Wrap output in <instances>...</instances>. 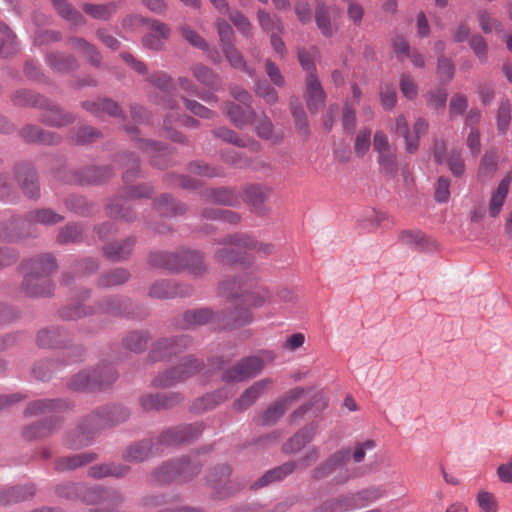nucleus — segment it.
<instances>
[{
  "label": "nucleus",
  "mask_w": 512,
  "mask_h": 512,
  "mask_svg": "<svg viewBox=\"0 0 512 512\" xmlns=\"http://www.w3.org/2000/svg\"><path fill=\"white\" fill-rule=\"evenodd\" d=\"M95 459L96 454L92 452H84L72 456H66L59 458L56 461L55 468L59 471L72 470L91 463Z\"/></svg>",
  "instance_id": "nucleus-29"
},
{
  "label": "nucleus",
  "mask_w": 512,
  "mask_h": 512,
  "mask_svg": "<svg viewBox=\"0 0 512 512\" xmlns=\"http://www.w3.org/2000/svg\"><path fill=\"white\" fill-rule=\"evenodd\" d=\"M497 129L500 133L505 134L511 122V105L508 100L500 103L496 115Z\"/></svg>",
  "instance_id": "nucleus-59"
},
{
  "label": "nucleus",
  "mask_w": 512,
  "mask_h": 512,
  "mask_svg": "<svg viewBox=\"0 0 512 512\" xmlns=\"http://www.w3.org/2000/svg\"><path fill=\"white\" fill-rule=\"evenodd\" d=\"M230 395L231 391L227 389H223L212 394H207L206 396L198 399L194 403L193 408L197 412L213 409L217 404L228 399Z\"/></svg>",
  "instance_id": "nucleus-34"
},
{
  "label": "nucleus",
  "mask_w": 512,
  "mask_h": 512,
  "mask_svg": "<svg viewBox=\"0 0 512 512\" xmlns=\"http://www.w3.org/2000/svg\"><path fill=\"white\" fill-rule=\"evenodd\" d=\"M61 331L58 328H48L41 330L37 335V343L41 347H56L62 343Z\"/></svg>",
  "instance_id": "nucleus-55"
},
{
  "label": "nucleus",
  "mask_w": 512,
  "mask_h": 512,
  "mask_svg": "<svg viewBox=\"0 0 512 512\" xmlns=\"http://www.w3.org/2000/svg\"><path fill=\"white\" fill-rule=\"evenodd\" d=\"M178 85L179 87L184 90L185 92L191 94V95H197L201 99L207 101V102H217V97L210 93H200L198 86L189 78L187 77H180L178 79Z\"/></svg>",
  "instance_id": "nucleus-62"
},
{
  "label": "nucleus",
  "mask_w": 512,
  "mask_h": 512,
  "mask_svg": "<svg viewBox=\"0 0 512 512\" xmlns=\"http://www.w3.org/2000/svg\"><path fill=\"white\" fill-rule=\"evenodd\" d=\"M384 494L385 490L380 486L368 487L356 493H349L327 500L314 512H347L368 506L383 497Z\"/></svg>",
  "instance_id": "nucleus-5"
},
{
  "label": "nucleus",
  "mask_w": 512,
  "mask_h": 512,
  "mask_svg": "<svg viewBox=\"0 0 512 512\" xmlns=\"http://www.w3.org/2000/svg\"><path fill=\"white\" fill-rule=\"evenodd\" d=\"M111 175L112 170L108 166L89 167L84 171L80 182L85 184L100 183L108 179Z\"/></svg>",
  "instance_id": "nucleus-47"
},
{
  "label": "nucleus",
  "mask_w": 512,
  "mask_h": 512,
  "mask_svg": "<svg viewBox=\"0 0 512 512\" xmlns=\"http://www.w3.org/2000/svg\"><path fill=\"white\" fill-rule=\"evenodd\" d=\"M117 378L118 373L111 366L104 365L80 371L70 379L68 386L77 391H96L110 386Z\"/></svg>",
  "instance_id": "nucleus-6"
},
{
  "label": "nucleus",
  "mask_w": 512,
  "mask_h": 512,
  "mask_svg": "<svg viewBox=\"0 0 512 512\" xmlns=\"http://www.w3.org/2000/svg\"><path fill=\"white\" fill-rule=\"evenodd\" d=\"M271 194V188L261 185H250L244 191L245 199L253 206L264 203Z\"/></svg>",
  "instance_id": "nucleus-45"
},
{
  "label": "nucleus",
  "mask_w": 512,
  "mask_h": 512,
  "mask_svg": "<svg viewBox=\"0 0 512 512\" xmlns=\"http://www.w3.org/2000/svg\"><path fill=\"white\" fill-rule=\"evenodd\" d=\"M183 400L180 393L175 392H158L155 394H145L140 398V405L145 411H159L169 409L177 405Z\"/></svg>",
  "instance_id": "nucleus-14"
},
{
  "label": "nucleus",
  "mask_w": 512,
  "mask_h": 512,
  "mask_svg": "<svg viewBox=\"0 0 512 512\" xmlns=\"http://www.w3.org/2000/svg\"><path fill=\"white\" fill-rule=\"evenodd\" d=\"M68 408L67 402L63 400H36L26 408L28 415L44 414L50 411H60Z\"/></svg>",
  "instance_id": "nucleus-32"
},
{
  "label": "nucleus",
  "mask_w": 512,
  "mask_h": 512,
  "mask_svg": "<svg viewBox=\"0 0 512 512\" xmlns=\"http://www.w3.org/2000/svg\"><path fill=\"white\" fill-rule=\"evenodd\" d=\"M129 471V467L122 464H100L92 466L89 469V475L93 478L99 479L103 477H122Z\"/></svg>",
  "instance_id": "nucleus-31"
},
{
  "label": "nucleus",
  "mask_w": 512,
  "mask_h": 512,
  "mask_svg": "<svg viewBox=\"0 0 512 512\" xmlns=\"http://www.w3.org/2000/svg\"><path fill=\"white\" fill-rule=\"evenodd\" d=\"M17 49L15 35L5 24H0V56H11L17 52Z\"/></svg>",
  "instance_id": "nucleus-39"
},
{
  "label": "nucleus",
  "mask_w": 512,
  "mask_h": 512,
  "mask_svg": "<svg viewBox=\"0 0 512 512\" xmlns=\"http://www.w3.org/2000/svg\"><path fill=\"white\" fill-rule=\"evenodd\" d=\"M149 262L154 267L169 271L178 272L187 269L195 276H201L206 272L203 255L196 251L155 252L150 255Z\"/></svg>",
  "instance_id": "nucleus-4"
},
{
  "label": "nucleus",
  "mask_w": 512,
  "mask_h": 512,
  "mask_svg": "<svg viewBox=\"0 0 512 512\" xmlns=\"http://www.w3.org/2000/svg\"><path fill=\"white\" fill-rule=\"evenodd\" d=\"M199 472V461L191 458H183L176 462H169L162 465L156 472L155 478L158 482L168 483L176 478L189 480Z\"/></svg>",
  "instance_id": "nucleus-10"
},
{
  "label": "nucleus",
  "mask_w": 512,
  "mask_h": 512,
  "mask_svg": "<svg viewBox=\"0 0 512 512\" xmlns=\"http://www.w3.org/2000/svg\"><path fill=\"white\" fill-rule=\"evenodd\" d=\"M340 15L341 10L337 6L318 3L315 12V21L324 36L331 37L335 33L337 26L331 22V17H333L335 21Z\"/></svg>",
  "instance_id": "nucleus-15"
},
{
  "label": "nucleus",
  "mask_w": 512,
  "mask_h": 512,
  "mask_svg": "<svg viewBox=\"0 0 512 512\" xmlns=\"http://www.w3.org/2000/svg\"><path fill=\"white\" fill-rule=\"evenodd\" d=\"M258 21L261 28L267 33L275 34L277 32H283V26L280 22V19L275 15H271L268 12L259 10Z\"/></svg>",
  "instance_id": "nucleus-50"
},
{
  "label": "nucleus",
  "mask_w": 512,
  "mask_h": 512,
  "mask_svg": "<svg viewBox=\"0 0 512 512\" xmlns=\"http://www.w3.org/2000/svg\"><path fill=\"white\" fill-rule=\"evenodd\" d=\"M189 291H181L178 287L172 285L168 281H160L154 283L150 290L149 295L158 299H166L175 296H185L188 295Z\"/></svg>",
  "instance_id": "nucleus-33"
},
{
  "label": "nucleus",
  "mask_w": 512,
  "mask_h": 512,
  "mask_svg": "<svg viewBox=\"0 0 512 512\" xmlns=\"http://www.w3.org/2000/svg\"><path fill=\"white\" fill-rule=\"evenodd\" d=\"M479 26L484 33L501 32V23L487 11L478 12Z\"/></svg>",
  "instance_id": "nucleus-64"
},
{
  "label": "nucleus",
  "mask_w": 512,
  "mask_h": 512,
  "mask_svg": "<svg viewBox=\"0 0 512 512\" xmlns=\"http://www.w3.org/2000/svg\"><path fill=\"white\" fill-rule=\"evenodd\" d=\"M130 277V274L125 269H115L113 271L104 273L99 279V285L102 287H110L125 283Z\"/></svg>",
  "instance_id": "nucleus-53"
},
{
  "label": "nucleus",
  "mask_w": 512,
  "mask_h": 512,
  "mask_svg": "<svg viewBox=\"0 0 512 512\" xmlns=\"http://www.w3.org/2000/svg\"><path fill=\"white\" fill-rule=\"evenodd\" d=\"M126 301L118 298L107 297L98 305L97 312L102 314H108L112 316L122 315L127 310Z\"/></svg>",
  "instance_id": "nucleus-41"
},
{
  "label": "nucleus",
  "mask_w": 512,
  "mask_h": 512,
  "mask_svg": "<svg viewBox=\"0 0 512 512\" xmlns=\"http://www.w3.org/2000/svg\"><path fill=\"white\" fill-rule=\"evenodd\" d=\"M243 108L232 101H228L224 106V113L227 118L239 129L253 124L256 121V112L251 105H245Z\"/></svg>",
  "instance_id": "nucleus-16"
},
{
  "label": "nucleus",
  "mask_w": 512,
  "mask_h": 512,
  "mask_svg": "<svg viewBox=\"0 0 512 512\" xmlns=\"http://www.w3.org/2000/svg\"><path fill=\"white\" fill-rule=\"evenodd\" d=\"M296 465V462H286L279 467L269 470L254 483L253 487L259 488L266 486L270 483L282 480L295 470Z\"/></svg>",
  "instance_id": "nucleus-27"
},
{
  "label": "nucleus",
  "mask_w": 512,
  "mask_h": 512,
  "mask_svg": "<svg viewBox=\"0 0 512 512\" xmlns=\"http://www.w3.org/2000/svg\"><path fill=\"white\" fill-rule=\"evenodd\" d=\"M82 228L76 224L67 225L57 237V241L61 244L75 243L81 239Z\"/></svg>",
  "instance_id": "nucleus-63"
},
{
  "label": "nucleus",
  "mask_w": 512,
  "mask_h": 512,
  "mask_svg": "<svg viewBox=\"0 0 512 512\" xmlns=\"http://www.w3.org/2000/svg\"><path fill=\"white\" fill-rule=\"evenodd\" d=\"M30 222H37L42 224H56L63 220V216L54 213L50 209L35 210L29 214Z\"/></svg>",
  "instance_id": "nucleus-60"
},
{
  "label": "nucleus",
  "mask_w": 512,
  "mask_h": 512,
  "mask_svg": "<svg viewBox=\"0 0 512 512\" xmlns=\"http://www.w3.org/2000/svg\"><path fill=\"white\" fill-rule=\"evenodd\" d=\"M388 219V215L384 212L376 210L367 211L361 221V227L367 232H375Z\"/></svg>",
  "instance_id": "nucleus-44"
},
{
  "label": "nucleus",
  "mask_w": 512,
  "mask_h": 512,
  "mask_svg": "<svg viewBox=\"0 0 512 512\" xmlns=\"http://www.w3.org/2000/svg\"><path fill=\"white\" fill-rule=\"evenodd\" d=\"M150 29L152 32L143 38V45L150 49L159 50L170 35V28L159 20H151Z\"/></svg>",
  "instance_id": "nucleus-22"
},
{
  "label": "nucleus",
  "mask_w": 512,
  "mask_h": 512,
  "mask_svg": "<svg viewBox=\"0 0 512 512\" xmlns=\"http://www.w3.org/2000/svg\"><path fill=\"white\" fill-rule=\"evenodd\" d=\"M265 360H272V357L265 353L262 356L243 358L234 366L224 370L222 379L225 382H240L256 377L265 367Z\"/></svg>",
  "instance_id": "nucleus-9"
},
{
  "label": "nucleus",
  "mask_w": 512,
  "mask_h": 512,
  "mask_svg": "<svg viewBox=\"0 0 512 512\" xmlns=\"http://www.w3.org/2000/svg\"><path fill=\"white\" fill-rule=\"evenodd\" d=\"M204 367L203 361L187 355L171 369L159 374L153 380L156 388H168L194 376Z\"/></svg>",
  "instance_id": "nucleus-8"
},
{
  "label": "nucleus",
  "mask_w": 512,
  "mask_h": 512,
  "mask_svg": "<svg viewBox=\"0 0 512 512\" xmlns=\"http://www.w3.org/2000/svg\"><path fill=\"white\" fill-rule=\"evenodd\" d=\"M153 442L151 440H143L136 442L126 448L123 453V459L129 462H140L154 454Z\"/></svg>",
  "instance_id": "nucleus-26"
},
{
  "label": "nucleus",
  "mask_w": 512,
  "mask_h": 512,
  "mask_svg": "<svg viewBox=\"0 0 512 512\" xmlns=\"http://www.w3.org/2000/svg\"><path fill=\"white\" fill-rule=\"evenodd\" d=\"M82 107L95 114L96 116L102 117L104 114L110 116H117L120 112L119 106L116 102L110 99H98L96 101H84Z\"/></svg>",
  "instance_id": "nucleus-28"
},
{
  "label": "nucleus",
  "mask_w": 512,
  "mask_h": 512,
  "mask_svg": "<svg viewBox=\"0 0 512 512\" xmlns=\"http://www.w3.org/2000/svg\"><path fill=\"white\" fill-rule=\"evenodd\" d=\"M223 53L225 54L226 59L230 63V65L238 69L240 71H244L248 73L250 76H254L255 70L250 68L240 51L234 46V44H230L222 47Z\"/></svg>",
  "instance_id": "nucleus-35"
},
{
  "label": "nucleus",
  "mask_w": 512,
  "mask_h": 512,
  "mask_svg": "<svg viewBox=\"0 0 512 512\" xmlns=\"http://www.w3.org/2000/svg\"><path fill=\"white\" fill-rule=\"evenodd\" d=\"M23 137L32 142H41L44 144H54L58 141L50 132H45L35 126H27L23 130Z\"/></svg>",
  "instance_id": "nucleus-49"
},
{
  "label": "nucleus",
  "mask_w": 512,
  "mask_h": 512,
  "mask_svg": "<svg viewBox=\"0 0 512 512\" xmlns=\"http://www.w3.org/2000/svg\"><path fill=\"white\" fill-rule=\"evenodd\" d=\"M209 201L223 205H234L237 199L232 190L226 188L213 189L207 192Z\"/></svg>",
  "instance_id": "nucleus-58"
},
{
  "label": "nucleus",
  "mask_w": 512,
  "mask_h": 512,
  "mask_svg": "<svg viewBox=\"0 0 512 512\" xmlns=\"http://www.w3.org/2000/svg\"><path fill=\"white\" fill-rule=\"evenodd\" d=\"M218 244L224 247L215 252V259L221 264L241 263L244 260V254L248 251H255L264 255H269L273 251L271 244H263L244 234H233L224 237L218 241Z\"/></svg>",
  "instance_id": "nucleus-2"
},
{
  "label": "nucleus",
  "mask_w": 512,
  "mask_h": 512,
  "mask_svg": "<svg viewBox=\"0 0 512 512\" xmlns=\"http://www.w3.org/2000/svg\"><path fill=\"white\" fill-rule=\"evenodd\" d=\"M304 389L301 387H295L288 391L282 398L275 401L267 410L263 413L261 422L262 424H272L280 419L286 410L296 402L300 397L304 395Z\"/></svg>",
  "instance_id": "nucleus-13"
},
{
  "label": "nucleus",
  "mask_w": 512,
  "mask_h": 512,
  "mask_svg": "<svg viewBox=\"0 0 512 512\" xmlns=\"http://www.w3.org/2000/svg\"><path fill=\"white\" fill-rule=\"evenodd\" d=\"M13 101L16 105H21V106L39 105L41 107L42 106L49 107V104L47 103L46 100L41 98L39 95H36V94L32 93L31 91H27V90L17 91L14 94Z\"/></svg>",
  "instance_id": "nucleus-54"
},
{
  "label": "nucleus",
  "mask_w": 512,
  "mask_h": 512,
  "mask_svg": "<svg viewBox=\"0 0 512 512\" xmlns=\"http://www.w3.org/2000/svg\"><path fill=\"white\" fill-rule=\"evenodd\" d=\"M80 497L88 504L111 503L117 504L122 500L119 492L103 487L87 488L80 485Z\"/></svg>",
  "instance_id": "nucleus-18"
},
{
  "label": "nucleus",
  "mask_w": 512,
  "mask_h": 512,
  "mask_svg": "<svg viewBox=\"0 0 512 512\" xmlns=\"http://www.w3.org/2000/svg\"><path fill=\"white\" fill-rule=\"evenodd\" d=\"M132 208L128 199L119 198L107 205L108 214L114 218H123L127 221L132 219L130 210Z\"/></svg>",
  "instance_id": "nucleus-48"
},
{
  "label": "nucleus",
  "mask_w": 512,
  "mask_h": 512,
  "mask_svg": "<svg viewBox=\"0 0 512 512\" xmlns=\"http://www.w3.org/2000/svg\"><path fill=\"white\" fill-rule=\"evenodd\" d=\"M378 162L384 174L395 176L397 172V162L396 154L393 149L378 153Z\"/></svg>",
  "instance_id": "nucleus-56"
},
{
  "label": "nucleus",
  "mask_w": 512,
  "mask_h": 512,
  "mask_svg": "<svg viewBox=\"0 0 512 512\" xmlns=\"http://www.w3.org/2000/svg\"><path fill=\"white\" fill-rule=\"evenodd\" d=\"M117 4L110 2L107 4H84L83 11L94 19L106 20L117 10Z\"/></svg>",
  "instance_id": "nucleus-37"
},
{
  "label": "nucleus",
  "mask_w": 512,
  "mask_h": 512,
  "mask_svg": "<svg viewBox=\"0 0 512 512\" xmlns=\"http://www.w3.org/2000/svg\"><path fill=\"white\" fill-rule=\"evenodd\" d=\"M157 210L162 215L172 216L183 213L185 208L183 205L177 204L170 196L163 195L157 202Z\"/></svg>",
  "instance_id": "nucleus-57"
},
{
  "label": "nucleus",
  "mask_w": 512,
  "mask_h": 512,
  "mask_svg": "<svg viewBox=\"0 0 512 512\" xmlns=\"http://www.w3.org/2000/svg\"><path fill=\"white\" fill-rule=\"evenodd\" d=\"M23 290L28 296H49L53 286L46 278L56 269L55 259L51 255L31 259L26 264Z\"/></svg>",
  "instance_id": "nucleus-3"
},
{
  "label": "nucleus",
  "mask_w": 512,
  "mask_h": 512,
  "mask_svg": "<svg viewBox=\"0 0 512 512\" xmlns=\"http://www.w3.org/2000/svg\"><path fill=\"white\" fill-rule=\"evenodd\" d=\"M34 494L32 486H17L0 492V504L6 505L25 500Z\"/></svg>",
  "instance_id": "nucleus-36"
},
{
  "label": "nucleus",
  "mask_w": 512,
  "mask_h": 512,
  "mask_svg": "<svg viewBox=\"0 0 512 512\" xmlns=\"http://www.w3.org/2000/svg\"><path fill=\"white\" fill-rule=\"evenodd\" d=\"M129 412L122 406L106 407L95 411L88 420L69 433L65 444L70 449H79L91 443L99 429L125 421Z\"/></svg>",
  "instance_id": "nucleus-1"
},
{
  "label": "nucleus",
  "mask_w": 512,
  "mask_h": 512,
  "mask_svg": "<svg viewBox=\"0 0 512 512\" xmlns=\"http://www.w3.org/2000/svg\"><path fill=\"white\" fill-rule=\"evenodd\" d=\"M395 132L405 139L406 150L409 153H414L419 147L417 139H412V135L409 133L408 123L404 115H399L396 118Z\"/></svg>",
  "instance_id": "nucleus-46"
},
{
  "label": "nucleus",
  "mask_w": 512,
  "mask_h": 512,
  "mask_svg": "<svg viewBox=\"0 0 512 512\" xmlns=\"http://www.w3.org/2000/svg\"><path fill=\"white\" fill-rule=\"evenodd\" d=\"M135 244L133 238H127L121 242L109 243L104 247L105 255L113 260L119 261L126 258L132 251Z\"/></svg>",
  "instance_id": "nucleus-30"
},
{
  "label": "nucleus",
  "mask_w": 512,
  "mask_h": 512,
  "mask_svg": "<svg viewBox=\"0 0 512 512\" xmlns=\"http://www.w3.org/2000/svg\"><path fill=\"white\" fill-rule=\"evenodd\" d=\"M203 216L207 219H219L230 224H236L240 220V216L237 213L220 208L206 209L203 212Z\"/></svg>",
  "instance_id": "nucleus-61"
},
{
  "label": "nucleus",
  "mask_w": 512,
  "mask_h": 512,
  "mask_svg": "<svg viewBox=\"0 0 512 512\" xmlns=\"http://www.w3.org/2000/svg\"><path fill=\"white\" fill-rule=\"evenodd\" d=\"M306 104L311 113H316L325 104V93L315 73L307 75L306 81Z\"/></svg>",
  "instance_id": "nucleus-17"
},
{
  "label": "nucleus",
  "mask_w": 512,
  "mask_h": 512,
  "mask_svg": "<svg viewBox=\"0 0 512 512\" xmlns=\"http://www.w3.org/2000/svg\"><path fill=\"white\" fill-rule=\"evenodd\" d=\"M351 457L349 449H342L331 455L325 462L321 463L312 472L314 479H323L345 465Z\"/></svg>",
  "instance_id": "nucleus-20"
},
{
  "label": "nucleus",
  "mask_w": 512,
  "mask_h": 512,
  "mask_svg": "<svg viewBox=\"0 0 512 512\" xmlns=\"http://www.w3.org/2000/svg\"><path fill=\"white\" fill-rule=\"evenodd\" d=\"M273 386V380L270 378L259 380L246 389L242 395L234 402L235 409L245 410L253 405L258 398L264 395Z\"/></svg>",
  "instance_id": "nucleus-19"
},
{
  "label": "nucleus",
  "mask_w": 512,
  "mask_h": 512,
  "mask_svg": "<svg viewBox=\"0 0 512 512\" xmlns=\"http://www.w3.org/2000/svg\"><path fill=\"white\" fill-rule=\"evenodd\" d=\"M201 432L202 425L198 423L167 429L159 436L155 451H162L164 447L189 442L198 437Z\"/></svg>",
  "instance_id": "nucleus-11"
},
{
  "label": "nucleus",
  "mask_w": 512,
  "mask_h": 512,
  "mask_svg": "<svg viewBox=\"0 0 512 512\" xmlns=\"http://www.w3.org/2000/svg\"><path fill=\"white\" fill-rule=\"evenodd\" d=\"M52 3L58 13L72 25L79 26L84 24L82 14L71 5L67 4L64 0H52Z\"/></svg>",
  "instance_id": "nucleus-40"
},
{
  "label": "nucleus",
  "mask_w": 512,
  "mask_h": 512,
  "mask_svg": "<svg viewBox=\"0 0 512 512\" xmlns=\"http://www.w3.org/2000/svg\"><path fill=\"white\" fill-rule=\"evenodd\" d=\"M45 123L51 126H64L73 121V118L69 114H63L62 111L56 106L48 108L45 114L42 116Z\"/></svg>",
  "instance_id": "nucleus-52"
},
{
  "label": "nucleus",
  "mask_w": 512,
  "mask_h": 512,
  "mask_svg": "<svg viewBox=\"0 0 512 512\" xmlns=\"http://www.w3.org/2000/svg\"><path fill=\"white\" fill-rule=\"evenodd\" d=\"M50 66L59 72H68L77 67V61L72 56H65L61 53H50L47 55Z\"/></svg>",
  "instance_id": "nucleus-42"
},
{
  "label": "nucleus",
  "mask_w": 512,
  "mask_h": 512,
  "mask_svg": "<svg viewBox=\"0 0 512 512\" xmlns=\"http://www.w3.org/2000/svg\"><path fill=\"white\" fill-rule=\"evenodd\" d=\"M191 342V338L186 335L161 339L153 346L149 357L153 362L164 360L180 353L182 349L189 347Z\"/></svg>",
  "instance_id": "nucleus-12"
},
{
  "label": "nucleus",
  "mask_w": 512,
  "mask_h": 512,
  "mask_svg": "<svg viewBox=\"0 0 512 512\" xmlns=\"http://www.w3.org/2000/svg\"><path fill=\"white\" fill-rule=\"evenodd\" d=\"M70 43L72 48L86 56L92 65H100L101 55L93 45H91L82 38H72L70 40Z\"/></svg>",
  "instance_id": "nucleus-38"
},
{
  "label": "nucleus",
  "mask_w": 512,
  "mask_h": 512,
  "mask_svg": "<svg viewBox=\"0 0 512 512\" xmlns=\"http://www.w3.org/2000/svg\"><path fill=\"white\" fill-rule=\"evenodd\" d=\"M317 432V425L311 423L300 429L294 436H292L284 445L283 451L285 453H297L302 450L308 443H310Z\"/></svg>",
  "instance_id": "nucleus-21"
},
{
  "label": "nucleus",
  "mask_w": 512,
  "mask_h": 512,
  "mask_svg": "<svg viewBox=\"0 0 512 512\" xmlns=\"http://www.w3.org/2000/svg\"><path fill=\"white\" fill-rule=\"evenodd\" d=\"M16 173L25 195L29 198H37L40 190L36 182V174L33 168L29 165H22L18 167Z\"/></svg>",
  "instance_id": "nucleus-24"
},
{
  "label": "nucleus",
  "mask_w": 512,
  "mask_h": 512,
  "mask_svg": "<svg viewBox=\"0 0 512 512\" xmlns=\"http://www.w3.org/2000/svg\"><path fill=\"white\" fill-rule=\"evenodd\" d=\"M512 182V175L509 173L505 176L501 182L499 183L497 189L492 193L490 202H489V214L491 217H496L506 200L508 195L509 186Z\"/></svg>",
  "instance_id": "nucleus-25"
},
{
  "label": "nucleus",
  "mask_w": 512,
  "mask_h": 512,
  "mask_svg": "<svg viewBox=\"0 0 512 512\" xmlns=\"http://www.w3.org/2000/svg\"><path fill=\"white\" fill-rule=\"evenodd\" d=\"M148 342V335L144 332L134 331L129 333L123 343L124 346L136 353H140L146 349Z\"/></svg>",
  "instance_id": "nucleus-51"
},
{
  "label": "nucleus",
  "mask_w": 512,
  "mask_h": 512,
  "mask_svg": "<svg viewBox=\"0 0 512 512\" xmlns=\"http://www.w3.org/2000/svg\"><path fill=\"white\" fill-rule=\"evenodd\" d=\"M251 285L242 278L226 279L220 283L219 290L222 295L229 298H243V302L254 308L263 306L269 299V292L266 288L256 287L249 290Z\"/></svg>",
  "instance_id": "nucleus-7"
},
{
  "label": "nucleus",
  "mask_w": 512,
  "mask_h": 512,
  "mask_svg": "<svg viewBox=\"0 0 512 512\" xmlns=\"http://www.w3.org/2000/svg\"><path fill=\"white\" fill-rule=\"evenodd\" d=\"M190 70L192 75L200 84L215 91L221 88L222 80L220 76L208 66L202 63H196L191 66Z\"/></svg>",
  "instance_id": "nucleus-23"
},
{
  "label": "nucleus",
  "mask_w": 512,
  "mask_h": 512,
  "mask_svg": "<svg viewBox=\"0 0 512 512\" xmlns=\"http://www.w3.org/2000/svg\"><path fill=\"white\" fill-rule=\"evenodd\" d=\"M213 317V312L209 309H199L187 311L184 314V328H191L208 323Z\"/></svg>",
  "instance_id": "nucleus-43"
}]
</instances>
